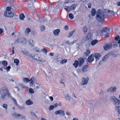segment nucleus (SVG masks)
Segmentation results:
<instances>
[{
    "label": "nucleus",
    "instance_id": "69168bd1",
    "mask_svg": "<svg viewBox=\"0 0 120 120\" xmlns=\"http://www.w3.org/2000/svg\"><path fill=\"white\" fill-rule=\"evenodd\" d=\"M81 1L82 2H85L86 1V0H81Z\"/></svg>",
    "mask_w": 120,
    "mask_h": 120
},
{
    "label": "nucleus",
    "instance_id": "58836bf2",
    "mask_svg": "<svg viewBox=\"0 0 120 120\" xmlns=\"http://www.w3.org/2000/svg\"><path fill=\"white\" fill-rule=\"evenodd\" d=\"M54 106L52 105H51L50 106V110H53L54 108Z\"/></svg>",
    "mask_w": 120,
    "mask_h": 120
},
{
    "label": "nucleus",
    "instance_id": "37998d69",
    "mask_svg": "<svg viewBox=\"0 0 120 120\" xmlns=\"http://www.w3.org/2000/svg\"><path fill=\"white\" fill-rule=\"evenodd\" d=\"M12 100H13L15 104V105H17V103L16 100L14 98H12Z\"/></svg>",
    "mask_w": 120,
    "mask_h": 120
},
{
    "label": "nucleus",
    "instance_id": "13d9d810",
    "mask_svg": "<svg viewBox=\"0 0 120 120\" xmlns=\"http://www.w3.org/2000/svg\"><path fill=\"white\" fill-rule=\"evenodd\" d=\"M49 98L52 101L53 100V98L52 97L50 96L49 97Z\"/></svg>",
    "mask_w": 120,
    "mask_h": 120
},
{
    "label": "nucleus",
    "instance_id": "f03ea898",
    "mask_svg": "<svg viewBox=\"0 0 120 120\" xmlns=\"http://www.w3.org/2000/svg\"><path fill=\"white\" fill-rule=\"evenodd\" d=\"M11 7L8 6L6 8V11L4 13V15L5 17L8 18H12L14 16V13L11 11Z\"/></svg>",
    "mask_w": 120,
    "mask_h": 120
},
{
    "label": "nucleus",
    "instance_id": "603ef678",
    "mask_svg": "<svg viewBox=\"0 0 120 120\" xmlns=\"http://www.w3.org/2000/svg\"><path fill=\"white\" fill-rule=\"evenodd\" d=\"M66 114L67 115L69 116L71 115V114L69 112H68V111H67L66 112Z\"/></svg>",
    "mask_w": 120,
    "mask_h": 120
},
{
    "label": "nucleus",
    "instance_id": "4d7b16f0",
    "mask_svg": "<svg viewBox=\"0 0 120 120\" xmlns=\"http://www.w3.org/2000/svg\"><path fill=\"white\" fill-rule=\"evenodd\" d=\"M31 114L33 116H35L36 115L35 114V113H34L33 112H31Z\"/></svg>",
    "mask_w": 120,
    "mask_h": 120
},
{
    "label": "nucleus",
    "instance_id": "a878e982",
    "mask_svg": "<svg viewBox=\"0 0 120 120\" xmlns=\"http://www.w3.org/2000/svg\"><path fill=\"white\" fill-rule=\"evenodd\" d=\"M25 17V16L23 14H21L19 15L20 18L21 20L24 19Z\"/></svg>",
    "mask_w": 120,
    "mask_h": 120
},
{
    "label": "nucleus",
    "instance_id": "9d476101",
    "mask_svg": "<svg viewBox=\"0 0 120 120\" xmlns=\"http://www.w3.org/2000/svg\"><path fill=\"white\" fill-rule=\"evenodd\" d=\"M31 57L33 60H36L41 62L43 61L41 60L40 59V57L38 56V54L35 55L33 56H31Z\"/></svg>",
    "mask_w": 120,
    "mask_h": 120
},
{
    "label": "nucleus",
    "instance_id": "4c0bfd02",
    "mask_svg": "<svg viewBox=\"0 0 120 120\" xmlns=\"http://www.w3.org/2000/svg\"><path fill=\"white\" fill-rule=\"evenodd\" d=\"M3 107L5 109H7V104H4L3 105Z\"/></svg>",
    "mask_w": 120,
    "mask_h": 120
},
{
    "label": "nucleus",
    "instance_id": "c9c22d12",
    "mask_svg": "<svg viewBox=\"0 0 120 120\" xmlns=\"http://www.w3.org/2000/svg\"><path fill=\"white\" fill-rule=\"evenodd\" d=\"M29 91L31 93H34V91L31 88L30 89Z\"/></svg>",
    "mask_w": 120,
    "mask_h": 120
},
{
    "label": "nucleus",
    "instance_id": "f3484780",
    "mask_svg": "<svg viewBox=\"0 0 120 120\" xmlns=\"http://www.w3.org/2000/svg\"><path fill=\"white\" fill-rule=\"evenodd\" d=\"M91 15L92 16H94L96 14V11L94 8H92L91 11Z\"/></svg>",
    "mask_w": 120,
    "mask_h": 120
},
{
    "label": "nucleus",
    "instance_id": "cd10ccee",
    "mask_svg": "<svg viewBox=\"0 0 120 120\" xmlns=\"http://www.w3.org/2000/svg\"><path fill=\"white\" fill-rule=\"evenodd\" d=\"M31 31V30L30 28L29 27L27 28L25 30V32L27 34H29Z\"/></svg>",
    "mask_w": 120,
    "mask_h": 120
},
{
    "label": "nucleus",
    "instance_id": "79ce46f5",
    "mask_svg": "<svg viewBox=\"0 0 120 120\" xmlns=\"http://www.w3.org/2000/svg\"><path fill=\"white\" fill-rule=\"evenodd\" d=\"M91 2H90L88 4V7L89 8H91Z\"/></svg>",
    "mask_w": 120,
    "mask_h": 120
},
{
    "label": "nucleus",
    "instance_id": "f8f14e48",
    "mask_svg": "<svg viewBox=\"0 0 120 120\" xmlns=\"http://www.w3.org/2000/svg\"><path fill=\"white\" fill-rule=\"evenodd\" d=\"M89 79V78L88 77H87L86 78H83L82 82H81V84L84 85L87 84L88 82Z\"/></svg>",
    "mask_w": 120,
    "mask_h": 120
},
{
    "label": "nucleus",
    "instance_id": "5fc2aeb1",
    "mask_svg": "<svg viewBox=\"0 0 120 120\" xmlns=\"http://www.w3.org/2000/svg\"><path fill=\"white\" fill-rule=\"evenodd\" d=\"M64 28L66 30H68V26H64Z\"/></svg>",
    "mask_w": 120,
    "mask_h": 120
},
{
    "label": "nucleus",
    "instance_id": "1a4fd4ad",
    "mask_svg": "<svg viewBox=\"0 0 120 120\" xmlns=\"http://www.w3.org/2000/svg\"><path fill=\"white\" fill-rule=\"evenodd\" d=\"M64 110L63 109L59 110L58 111H56L55 112V113L56 115H58L60 114V115H62L64 116L65 115V114L64 113Z\"/></svg>",
    "mask_w": 120,
    "mask_h": 120
},
{
    "label": "nucleus",
    "instance_id": "aec40b11",
    "mask_svg": "<svg viewBox=\"0 0 120 120\" xmlns=\"http://www.w3.org/2000/svg\"><path fill=\"white\" fill-rule=\"evenodd\" d=\"M73 65L75 67V68H77L78 66H79V64L78 61L77 60H75V61L74 63L73 64Z\"/></svg>",
    "mask_w": 120,
    "mask_h": 120
},
{
    "label": "nucleus",
    "instance_id": "7ed1b4c3",
    "mask_svg": "<svg viewBox=\"0 0 120 120\" xmlns=\"http://www.w3.org/2000/svg\"><path fill=\"white\" fill-rule=\"evenodd\" d=\"M0 92L2 94L1 95V98H4L7 95L8 97H12L10 94L7 88H4V89L1 90L0 91Z\"/></svg>",
    "mask_w": 120,
    "mask_h": 120
},
{
    "label": "nucleus",
    "instance_id": "6ab92c4d",
    "mask_svg": "<svg viewBox=\"0 0 120 120\" xmlns=\"http://www.w3.org/2000/svg\"><path fill=\"white\" fill-rule=\"evenodd\" d=\"M91 36L90 34H88L87 36L86 39L89 41H91L92 40Z\"/></svg>",
    "mask_w": 120,
    "mask_h": 120
},
{
    "label": "nucleus",
    "instance_id": "c03bdc74",
    "mask_svg": "<svg viewBox=\"0 0 120 120\" xmlns=\"http://www.w3.org/2000/svg\"><path fill=\"white\" fill-rule=\"evenodd\" d=\"M12 100H13L15 104V105H17V103L16 100L14 98H12Z\"/></svg>",
    "mask_w": 120,
    "mask_h": 120
},
{
    "label": "nucleus",
    "instance_id": "4468645a",
    "mask_svg": "<svg viewBox=\"0 0 120 120\" xmlns=\"http://www.w3.org/2000/svg\"><path fill=\"white\" fill-rule=\"evenodd\" d=\"M60 32V30L59 29H57L54 30L53 31L54 35L56 36L58 35L59 33Z\"/></svg>",
    "mask_w": 120,
    "mask_h": 120
},
{
    "label": "nucleus",
    "instance_id": "f257e3e1",
    "mask_svg": "<svg viewBox=\"0 0 120 120\" xmlns=\"http://www.w3.org/2000/svg\"><path fill=\"white\" fill-rule=\"evenodd\" d=\"M114 12L109 9H105L104 12L98 10L96 16V19L99 22L103 23L104 21L105 16H111L114 15Z\"/></svg>",
    "mask_w": 120,
    "mask_h": 120
},
{
    "label": "nucleus",
    "instance_id": "423d86ee",
    "mask_svg": "<svg viewBox=\"0 0 120 120\" xmlns=\"http://www.w3.org/2000/svg\"><path fill=\"white\" fill-rule=\"evenodd\" d=\"M75 8V4H73L71 6L69 7L65 6L64 8V9L67 12H69Z\"/></svg>",
    "mask_w": 120,
    "mask_h": 120
},
{
    "label": "nucleus",
    "instance_id": "f704fd0d",
    "mask_svg": "<svg viewBox=\"0 0 120 120\" xmlns=\"http://www.w3.org/2000/svg\"><path fill=\"white\" fill-rule=\"evenodd\" d=\"M112 43V45H113V46L114 47H116L117 46V42H114Z\"/></svg>",
    "mask_w": 120,
    "mask_h": 120
},
{
    "label": "nucleus",
    "instance_id": "473e14b6",
    "mask_svg": "<svg viewBox=\"0 0 120 120\" xmlns=\"http://www.w3.org/2000/svg\"><path fill=\"white\" fill-rule=\"evenodd\" d=\"M11 68V67L10 66H8L6 67V70L7 71H9L10 69Z\"/></svg>",
    "mask_w": 120,
    "mask_h": 120
},
{
    "label": "nucleus",
    "instance_id": "39448f33",
    "mask_svg": "<svg viewBox=\"0 0 120 120\" xmlns=\"http://www.w3.org/2000/svg\"><path fill=\"white\" fill-rule=\"evenodd\" d=\"M110 30V29L108 28V27H106L103 28L101 31V34H102L104 32H105L106 34L105 37V38H107L109 36V32Z\"/></svg>",
    "mask_w": 120,
    "mask_h": 120
},
{
    "label": "nucleus",
    "instance_id": "0e129e2a",
    "mask_svg": "<svg viewBox=\"0 0 120 120\" xmlns=\"http://www.w3.org/2000/svg\"><path fill=\"white\" fill-rule=\"evenodd\" d=\"M77 118H74L73 119V120H77Z\"/></svg>",
    "mask_w": 120,
    "mask_h": 120
},
{
    "label": "nucleus",
    "instance_id": "a18cd8bd",
    "mask_svg": "<svg viewBox=\"0 0 120 120\" xmlns=\"http://www.w3.org/2000/svg\"><path fill=\"white\" fill-rule=\"evenodd\" d=\"M84 56L86 57L88 56H89V54L86 52H85L84 53Z\"/></svg>",
    "mask_w": 120,
    "mask_h": 120
},
{
    "label": "nucleus",
    "instance_id": "ddd939ff",
    "mask_svg": "<svg viewBox=\"0 0 120 120\" xmlns=\"http://www.w3.org/2000/svg\"><path fill=\"white\" fill-rule=\"evenodd\" d=\"M116 87H111L107 90L108 92H113L116 91Z\"/></svg>",
    "mask_w": 120,
    "mask_h": 120
},
{
    "label": "nucleus",
    "instance_id": "b1692460",
    "mask_svg": "<svg viewBox=\"0 0 120 120\" xmlns=\"http://www.w3.org/2000/svg\"><path fill=\"white\" fill-rule=\"evenodd\" d=\"M98 42V41L97 40H94L92 41L91 42V44L92 45H94L96 44Z\"/></svg>",
    "mask_w": 120,
    "mask_h": 120
},
{
    "label": "nucleus",
    "instance_id": "e2e57ef3",
    "mask_svg": "<svg viewBox=\"0 0 120 120\" xmlns=\"http://www.w3.org/2000/svg\"><path fill=\"white\" fill-rule=\"evenodd\" d=\"M60 83H62L64 85L65 84L64 82H63L62 81H61L60 82Z\"/></svg>",
    "mask_w": 120,
    "mask_h": 120
},
{
    "label": "nucleus",
    "instance_id": "5701e85b",
    "mask_svg": "<svg viewBox=\"0 0 120 120\" xmlns=\"http://www.w3.org/2000/svg\"><path fill=\"white\" fill-rule=\"evenodd\" d=\"M23 81L24 82L27 83L28 82L30 81V80L28 78H24L23 79Z\"/></svg>",
    "mask_w": 120,
    "mask_h": 120
},
{
    "label": "nucleus",
    "instance_id": "0eeeda50",
    "mask_svg": "<svg viewBox=\"0 0 120 120\" xmlns=\"http://www.w3.org/2000/svg\"><path fill=\"white\" fill-rule=\"evenodd\" d=\"M112 43L109 44L106 43L104 46V48L105 50H107L111 49L112 47Z\"/></svg>",
    "mask_w": 120,
    "mask_h": 120
},
{
    "label": "nucleus",
    "instance_id": "6e6d98bb",
    "mask_svg": "<svg viewBox=\"0 0 120 120\" xmlns=\"http://www.w3.org/2000/svg\"><path fill=\"white\" fill-rule=\"evenodd\" d=\"M34 83V82L33 81H31L30 83V86H32L33 85V84Z\"/></svg>",
    "mask_w": 120,
    "mask_h": 120
},
{
    "label": "nucleus",
    "instance_id": "864d4df0",
    "mask_svg": "<svg viewBox=\"0 0 120 120\" xmlns=\"http://www.w3.org/2000/svg\"><path fill=\"white\" fill-rule=\"evenodd\" d=\"M14 47H13L12 49V53L11 54V55H12L14 53Z\"/></svg>",
    "mask_w": 120,
    "mask_h": 120
},
{
    "label": "nucleus",
    "instance_id": "a19ab883",
    "mask_svg": "<svg viewBox=\"0 0 120 120\" xmlns=\"http://www.w3.org/2000/svg\"><path fill=\"white\" fill-rule=\"evenodd\" d=\"M66 98H68V99H67V100L68 101L70 100V97L69 96L68 94H67L66 96Z\"/></svg>",
    "mask_w": 120,
    "mask_h": 120
},
{
    "label": "nucleus",
    "instance_id": "4be33fe9",
    "mask_svg": "<svg viewBox=\"0 0 120 120\" xmlns=\"http://www.w3.org/2000/svg\"><path fill=\"white\" fill-rule=\"evenodd\" d=\"M76 41L75 40V41H73L71 42V43H70L69 41H67L66 42V44H68L69 45H72Z\"/></svg>",
    "mask_w": 120,
    "mask_h": 120
},
{
    "label": "nucleus",
    "instance_id": "6e6552de",
    "mask_svg": "<svg viewBox=\"0 0 120 120\" xmlns=\"http://www.w3.org/2000/svg\"><path fill=\"white\" fill-rule=\"evenodd\" d=\"M79 64V67H80L83 65L84 62L85 60L84 58L82 57H79L78 59Z\"/></svg>",
    "mask_w": 120,
    "mask_h": 120
},
{
    "label": "nucleus",
    "instance_id": "2eb2a0df",
    "mask_svg": "<svg viewBox=\"0 0 120 120\" xmlns=\"http://www.w3.org/2000/svg\"><path fill=\"white\" fill-rule=\"evenodd\" d=\"M88 66L87 65H84L82 68V70L83 72H85L87 71L88 70Z\"/></svg>",
    "mask_w": 120,
    "mask_h": 120
},
{
    "label": "nucleus",
    "instance_id": "72a5a7b5",
    "mask_svg": "<svg viewBox=\"0 0 120 120\" xmlns=\"http://www.w3.org/2000/svg\"><path fill=\"white\" fill-rule=\"evenodd\" d=\"M108 56L107 55H105L104 57L102 59V60L103 61H105L106 59L105 58L106 57V58Z\"/></svg>",
    "mask_w": 120,
    "mask_h": 120
},
{
    "label": "nucleus",
    "instance_id": "3c124183",
    "mask_svg": "<svg viewBox=\"0 0 120 120\" xmlns=\"http://www.w3.org/2000/svg\"><path fill=\"white\" fill-rule=\"evenodd\" d=\"M116 5L118 6H120V2H116Z\"/></svg>",
    "mask_w": 120,
    "mask_h": 120
},
{
    "label": "nucleus",
    "instance_id": "bb28decb",
    "mask_svg": "<svg viewBox=\"0 0 120 120\" xmlns=\"http://www.w3.org/2000/svg\"><path fill=\"white\" fill-rule=\"evenodd\" d=\"M83 31L84 33H86L87 31V28L86 26H84L83 27Z\"/></svg>",
    "mask_w": 120,
    "mask_h": 120
},
{
    "label": "nucleus",
    "instance_id": "20e7f679",
    "mask_svg": "<svg viewBox=\"0 0 120 120\" xmlns=\"http://www.w3.org/2000/svg\"><path fill=\"white\" fill-rule=\"evenodd\" d=\"M114 101V104L116 106V108L117 109L118 111L119 114H120V106L118 105L120 104V100L117 99L115 97L111 98Z\"/></svg>",
    "mask_w": 120,
    "mask_h": 120
},
{
    "label": "nucleus",
    "instance_id": "7c9ffc66",
    "mask_svg": "<svg viewBox=\"0 0 120 120\" xmlns=\"http://www.w3.org/2000/svg\"><path fill=\"white\" fill-rule=\"evenodd\" d=\"M41 50L45 54L47 53L48 52L47 50L45 48H44L41 49Z\"/></svg>",
    "mask_w": 120,
    "mask_h": 120
},
{
    "label": "nucleus",
    "instance_id": "09e8293b",
    "mask_svg": "<svg viewBox=\"0 0 120 120\" xmlns=\"http://www.w3.org/2000/svg\"><path fill=\"white\" fill-rule=\"evenodd\" d=\"M15 116L16 117H19V116H21V115L19 114H17L15 115Z\"/></svg>",
    "mask_w": 120,
    "mask_h": 120
},
{
    "label": "nucleus",
    "instance_id": "dca6fc26",
    "mask_svg": "<svg viewBox=\"0 0 120 120\" xmlns=\"http://www.w3.org/2000/svg\"><path fill=\"white\" fill-rule=\"evenodd\" d=\"M94 56L96 59V61L99 60L100 58L101 57V56L100 54L98 53H96L94 54Z\"/></svg>",
    "mask_w": 120,
    "mask_h": 120
},
{
    "label": "nucleus",
    "instance_id": "8fccbe9b",
    "mask_svg": "<svg viewBox=\"0 0 120 120\" xmlns=\"http://www.w3.org/2000/svg\"><path fill=\"white\" fill-rule=\"evenodd\" d=\"M103 94V92L102 90H100V92L99 93V94L100 95H101V94Z\"/></svg>",
    "mask_w": 120,
    "mask_h": 120
},
{
    "label": "nucleus",
    "instance_id": "393cba45",
    "mask_svg": "<svg viewBox=\"0 0 120 120\" xmlns=\"http://www.w3.org/2000/svg\"><path fill=\"white\" fill-rule=\"evenodd\" d=\"M14 62L16 64V65L18 66L19 65V60L17 59H15L14 60Z\"/></svg>",
    "mask_w": 120,
    "mask_h": 120
},
{
    "label": "nucleus",
    "instance_id": "9b49d317",
    "mask_svg": "<svg viewBox=\"0 0 120 120\" xmlns=\"http://www.w3.org/2000/svg\"><path fill=\"white\" fill-rule=\"evenodd\" d=\"M94 60V57L92 54L89 56L87 58V61L89 63H91Z\"/></svg>",
    "mask_w": 120,
    "mask_h": 120
},
{
    "label": "nucleus",
    "instance_id": "680f3d73",
    "mask_svg": "<svg viewBox=\"0 0 120 120\" xmlns=\"http://www.w3.org/2000/svg\"><path fill=\"white\" fill-rule=\"evenodd\" d=\"M50 56H53L54 55V53L52 52H51L50 53Z\"/></svg>",
    "mask_w": 120,
    "mask_h": 120
},
{
    "label": "nucleus",
    "instance_id": "c85d7f7f",
    "mask_svg": "<svg viewBox=\"0 0 120 120\" xmlns=\"http://www.w3.org/2000/svg\"><path fill=\"white\" fill-rule=\"evenodd\" d=\"M69 18L71 19H72L74 18L73 15L71 13H70L69 15Z\"/></svg>",
    "mask_w": 120,
    "mask_h": 120
},
{
    "label": "nucleus",
    "instance_id": "774afa93",
    "mask_svg": "<svg viewBox=\"0 0 120 120\" xmlns=\"http://www.w3.org/2000/svg\"><path fill=\"white\" fill-rule=\"evenodd\" d=\"M118 44H120V39H119V40L118 42Z\"/></svg>",
    "mask_w": 120,
    "mask_h": 120
},
{
    "label": "nucleus",
    "instance_id": "bf43d9fd",
    "mask_svg": "<svg viewBox=\"0 0 120 120\" xmlns=\"http://www.w3.org/2000/svg\"><path fill=\"white\" fill-rule=\"evenodd\" d=\"M3 32L2 30L1 29H0V34H2Z\"/></svg>",
    "mask_w": 120,
    "mask_h": 120
},
{
    "label": "nucleus",
    "instance_id": "de8ad7c7",
    "mask_svg": "<svg viewBox=\"0 0 120 120\" xmlns=\"http://www.w3.org/2000/svg\"><path fill=\"white\" fill-rule=\"evenodd\" d=\"M35 79V78L34 77H32L30 80L31 81L34 82V80Z\"/></svg>",
    "mask_w": 120,
    "mask_h": 120
},
{
    "label": "nucleus",
    "instance_id": "338daca9",
    "mask_svg": "<svg viewBox=\"0 0 120 120\" xmlns=\"http://www.w3.org/2000/svg\"><path fill=\"white\" fill-rule=\"evenodd\" d=\"M73 97H74V98H75L76 97L75 96V95L74 94H73Z\"/></svg>",
    "mask_w": 120,
    "mask_h": 120
},
{
    "label": "nucleus",
    "instance_id": "052dcab7",
    "mask_svg": "<svg viewBox=\"0 0 120 120\" xmlns=\"http://www.w3.org/2000/svg\"><path fill=\"white\" fill-rule=\"evenodd\" d=\"M54 105L55 107H56L58 106V103H56L54 104Z\"/></svg>",
    "mask_w": 120,
    "mask_h": 120
},
{
    "label": "nucleus",
    "instance_id": "ea45409f",
    "mask_svg": "<svg viewBox=\"0 0 120 120\" xmlns=\"http://www.w3.org/2000/svg\"><path fill=\"white\" fill-rule=\"evenodd\" d=\"M120 38V36H118L116 37L115 38V39L116 41H118V39Z\"/></svg>",
    "mask_w": 120,
    "mask_h": 120
},
{
    "label": "nucleus",
    "instance_id": "2f4dec72",
    "mask_svg": "<svg viewBox=\"0 0 120 120\" xmlns=\"http://www.w3.org/2000/svg\"><path fill=\"white\" fill-rule=\"evenodd\" d=\"M45 26L44 25H42L41 26V31H44L45 29Z\"/></svg>",
    "mask_w": 120,
    "mask_h": 120
},
{
    "label": "nucleus",
    "instance_id": "c756f323",
    "mask_svg": "<svg viewBox=\"0 0 120 120\" xmlns=\"http://www.w3.org/2000/svg\"><path fill=\"white\" fill-rule=\"evenodd\" d=\"M67 61V59H63L61 60L60 62V64H63L64 63H65Z\"/></svg>",
    "mask_w": 120,
    "mask_h": 120
},
{
    "label": "nucleus",
    "instance_id": "a211bd4d",
    "mask_svg": "<svg viewBox=\"0 0 120 120\" xmlns=\"http://www.w3.org/2000/svg\"><path fill=\"white\" fill-rule=\"evenodd\" d=\"M33 103V102L30 99L26 101V104L27 105H30L32 104Z\"/></svg>",
    "mask_w": 120,
    "mask_h": 120
},
{
    "label": "nucleus",
    "instance_id": "e433bc0d",
    "mask_svg": "<svg viewBox=\"0 0 120 120\" xmlns=\"http://www.w3.org/2000/svg\"><path fill=\"white\" fill-rule=\"evenodd\" d=\"M75 30L74 31H71L69 33V35L71 37L72 35L73 34V33L75 32Z\"/></svg>",
    "mask_w": 120,
    "mask_h": 120
},
{
    "label": "nucleus",
    "instance_id": "49530a36",
    "mask_svg": "<svg viewBox=\"0 0 120 120\" xmlns=\"http://www.w3.org/2000/svg\"><path fill=\"white\" fill-rule=\"evenodd\" d=\"M86 52L89 54L90 52V50L89 49H87L86 50Z\"/></svg>",
    "mask_w": 120,
    "mask_h": 120
},
{
    "label": "nucleus",
    "instance_id": "412c9836",
    "mask_svg": "<svg viewBox=\"0 0 120 120\" xmlns=\"http://www.w3.org/2000/svg\"><path fill=\"white\" fill-rule=\"evenodd\" d=\"M3 66L4 67H6L8 63L7 61L5 60H3L2 62Z\"/></svg>",
    "mask_w": 120,
    "mask_h": 120
}]
</instances>
